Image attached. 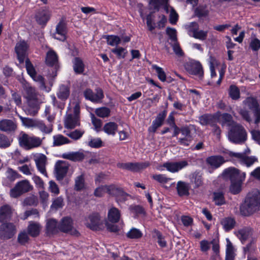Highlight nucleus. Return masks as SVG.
Instances as JSON below:
<instances>
[{
    "instance_id": "nucleus-7",
    "label": "nucleus",
    "mask_w": 260,
    "mask_h": 260,
    "mask_svg": "<svg viewBox=\"0 0 260 260\" xmlns=\"http://www.w3.org/2000/svg\"><path fill=\"white\" fill-rule=\"evenodd\" d=\"M32 189V185L27 180L18 182L14 187L10 191V196L13 198H17L24 193L29 191Z\"/></svg>"
},
{
    "instance_id": "nucleus-55",
    "label": "nucleus",
    "mask_w": 260,
    "mask_h": 260,
    "mask_svg": "<svg viewBox=\"0 0 260 260\" xmlns=\"http://www.w3.org/2000/svg\"><path fill=\"white\" fill-rule=\"evenodd\" d=\"M111 51L116 54L118 58H124L127 53L126 49L121 47L114 48Z\"/></svg>"
},
{
    "instance_id": "nucleus-41",
    "label": "nucleus",
    "mask_w": 260,
    "mask_h": 260,
    "mask_svg": "<svg viewBox=\"0 0 260 260\" xmlns=\"http://www.w3.org/2000/svg\"><path fill=\"white\" fill-rule=\"evenodd\" d=\"M58 61V57L56 53L52 50H49L46 55V62L50 66L55 65Z\"/></svg>"
},
{
    "instance_id": "nucleus-32",
    "label": "nucleus",
    "mask_w": 260,
    "mask_h": 260,
    "mask_svg": "<svg viewBox=\"0 0 260 260\" xmlns=\"http://www.w3.org/2000/svg\"><path fill=\"white\" fill-rule=\"evenodd\" d=\"M112 196H115L117 202H123L126 200L129 196L121 188H118L113 185V190L112 191Z\"/></svg>"
},
{
    "instance_id": "nucleus-57",
    "label": "nucleus",
    "mask_w": 260,
    "mask_h": 260,
    "mask_svg": "<svg viewBox=\"0 0 260 260\" xmlns=\"http://www.w3.org/2000/svg\"><path fill=\"white\" fill-rule=\"evenodd\" d=\"M213 201L216 205H221L225 203V199L223 194L221 192H214L213 193Z\"/></svg>"
},
{
    "instance_id": "nucleus-59",
    "label": "nucleus",
    "mask_w": 260,
    "mask_h": 260,
    "mask_svg": "<svg viewBox=\"0 0 260 260\" xmlns=\"http://www.w3.org/2000/svg\"><path fill=\"white\" fill-rule=\"evenodd\" d=\"M229 95L230 97L234 100H236L240 98V90L235 85H231L229 89Z\"/></svg>"
},
{
    "instance_id": "nucleus-58",
    "label": "nucleus",
    "mask_w": 260,
    "mask_h": 260,
    "mask_svg": "<svg viewBox=\"0 0 260 260\" xmlns=\"http://www.w3.org/2000/svg\"><path fill=\"white\" fill-rule=\"evenodd\" d=\"M22 125L27 128H34L36 119L23 117L19 115Z\"/></svg>"
},
{
    "instance_id": "nucleus-19",
    "label": "nucleus",
    "mask_w": 260,
    "mask_h": 260,
    "mask_svg": "<svg viewBox=\"0 0 260 260\" xmlns=\"http://www.w3.org/2000/svg\"><path fill=\"white\" fill-rule=\"evenodd\" d=\"M225 162L224 157L221 155H212L206 159V164L213 169L219 168Z\"/></svg>"
},
{
    "instance_id": "nucleus-40",
    "label": "nucleus",
    "mask_w": 260,
    "mask_h": 260,
    "mask_svg": "<svg viewBox=\"0 0 260 260\" xmlns=\"http://www.w3.org/2000/svg\"><path fill=\"white\" fill-rule=\"evenodd\" d=\"M168 2V0H150L149 7L153 12H155L159 10L161 6H163L164 8L166 6H169Z\"/></svg>"
},
{
    "instance_id": "nucleus-18",
    "label": "nucleus",
    "mask_w": 260,
    "mask_h": 260,
    "mask_svg": "<svg viewBox=\"0 0 260 260\" xmlns=\"http://www.w3.org/2000/svg\"><path fill=\"white\" fill-rule=\"evenodd\" d=\"M68 168V164L64 161L59 160L56 162L55 176L58 180L63 179L67 173Z\"/></svg>"
},
{
    "instance_id": "nucleus-54",
    "label": "nucleus",
    "mask_w": 260,
    "mask_h": 260,
    "mask_svg": "<svg viewBox=\"0 0 260 260\" xmlns=\"http://www.w3.org/2000/svg\"><path fill=\"white\" fill-rule=\"evenodd\" d=\"M194 14L199 18L205 17L208 15L209 11L206 7L200 6L196 9Z\"/></svg>"
},
{
    "instance_id": "nucleus-36",
    "label": "nucleus",
    "mask_w": 260,
    "mask_h": 260,
    "mask_svg": "<svg viewBox=\"0 0 260 260\" xmlns=\"http://www.w3.org/2000/svg\"><path fill=\"white\" fill-rule=\"evenodd\" d=\"M120 218V211L115 207L111 208L108 212V219L113 223L119 221Z\"/></svg>"
},
{
    "instance_id": "nucleus-13",
    "label": "nucleus",
    "mask_w": 260,
    "mask_h": 260,
    "mask_svg": "<svg viewBox=\"0 0 260 260\" xmlns=\"http://www.w3.org/2000/svg\"><path fill=\"white\" fill-rule=\"evenodd\" d=\"M28 48V45L24 41H20L16 43L15 51L17 54V59L20 63L24 62Z\"/></svg>"
},
{
    "instance_id": "nucleus-29",
    "label": "nucleus",
    "mask_w": 260,
    "mask_h": 260,
    "mask_svg": "<svg viewBox=\"0 0 260 260\" xmlns=\"http://www.w3.org/2000/svg\"><path fill=\"white\" fill-rule=\"evenodd\" d=\"M70 94V86L69 85L61 84L59 86L56 92L57 98L62 101H66Z\"/></svg>"
},
{
    "instance_id": "nucleus-38",
    "label": "nucleus",
    "mask_w": 260,
    "mask_h": 260,
    "mask_svg": "<svg viewBox=\"0 0 260 260\" xmlns=\"http://www.w3.org/2000/svg\"><path fill=\"white\" fill-rule=\"evenodd\" d=\"M190 186L188 183L180 181L177 184V190L180 196H187L189 194Z\"/></svg>"
},
{
    "instance_id": "nucleus-56",
    "label": "nucleus",
    "mask_w": 260,
    "mask_h": 260,
    "mask_svg": "<svg viewBox=\"0 0 260 260\" xmlns=\"http://www.w3.org/2000/svg\"><path fill=\"white\" fill-rule=\"evenodd\" d=\"M85 131L83 129H76L66 135L74 140H78L82 137Z\"/></svg>"
},
{
    "instance_id": "nucleus-10",
    "label": "nucleus",
    "mask_w": 260,
    "mask_h": 260,
    "mask_svg": "<svg viewBox=\"0 0 260 260\" xmlns=\"http://www.w3.org/2000/svg\"><path fill=\"white\" fill-rule=\"evenodd\" d=\"M222 175L224 177L229 178L231 182H243L246 177L245 173L241 172L239 170L235 168H229L225 169L222 173Z\"/></svg>"
},
{
    "instance_id": "nucleus-64",
    "label": "nucleus",
    "mask_w": 260,
    "mask_h": 260,
    "mask_svg": "<svg viewBox=\"0 0 260 260\" xmlns=\"http://www.w3.org/2000/svg\"><path fill=\"white\" fill-rule=\"evenodd\" d=\"M102 141L101 138H92L88 142V145L92 148H99L102 146Z\"/></svg>"
},
{
    "instance_id": "nucleus-28",
    "label": "nucleus",
    "mask_w": 260,
    "mask_h": 260,
    "mask_svg": "<svg viewBox=\"0 0 260 260\" xmlns=\"http://www.w3.org/2000/svg\"><path fill=\"white\" fill-rule=\"evenodd\" d=\"M218 114L216 113L214 115L204 114L199 118L200 123L203 125H210L211 126L217 122Z\"/></svg>"
},
{
    "instance_id": "nucleus-25",
    "label": "nucleus",
    "mask_w": 260,
    "mask_h": 260,
    "mask_svg": "<svg viewBox=\"0 0 260 260\" xmlns=\"http://www.w3.org/2000/svg\"><path fill=\"white\" fill-rule=\"evenodd\" d=\"M61 157L64 159H69L74 161L82 160L85 157V154L82 151L76 152H68L63 153Z\"/></svg>"
},
{
    "instance_id": "nucleus-5",
    "label": "nucleus",
    "mask_w": 260,
    "mask_h": 260,
    "mask_svg": "<svg viewBox=\"0 0 260 260\" xmlns=\"http://www.w3.org/2000/svg\"><path fill=\"white\" fill-rule=\"evenodd\" d=\"M188 34L197 39L204 41L207 38L208 31L199 29V24L196 22H191L184 26Z\"/></svg>"
},
{
    "instance_id": "nucleus-39",
    "label": "nucleus",
    "mask_w": 260,
    "mask_h": 260,
    "mask_svg": "<svg viewBox=\"0 0 260 260\" xmlns=\"http://www.w3.org/2000/svg\"><path fill=\"white\" fill-rule=\"evenodd\" d=\"M165 12L169 14V21L172 24H175L178 20V15L174 9L170 6H166Z\"/></svg>"
},
{
    "instance_id": "nucleus-62",
    "label": "nucleus",
    "mask_w": 260,
    "mask_h": 260,
    "mask_svg": "<svg viewBox=\"0 0 260 260\" xmlns=\"http://www.w3.org/2000/svg\"><path fill=\"white\" fill-rule=\"evenodd\" d=\"M152 178L157 182L164 184L167 183L171 180V178L167 177L164 174H154L152 176Z\"/></svg>"
},
{
    "instance_id": "nucleus-2",
    "label": "nucleus",
    "mask_w": 260,
    "mask_h": 260,
    "mask_svg": "<svg viewBox=\"0 0 260 260\" xmlns=\"http://www.w3.org/2000/svg\"><path fill=\"white\" fill-rule=\"evenodd\" d=\"M19 143L20 146L26 150L40 147L42 144V139L36 136H29L26 133L21 132L19 136Z\"/></svg>"
},
{
    "instance_id": "nucleus-48",
    "label": "nucleus",
    "mask_w": 260,
    "mask_h": 260,
    "mask_svg": "<svg viewBox=\"0 0 260 260\" xmlns=\"http://www.w3.org/2000/svg\"><path fill=\"white\" fill-rule=\"evenodd\" d=\"M75 189L79 191L85 188L84 178L83 175L77 176L75 180Z\"/></svg>"
},
{
    "instance_id": "nucleus-21",
    "label": "nucleus",
    "mask_w": 260,
    "mask_h": 260,
    "mask_svg": "<svg viewBox=\"0 0 260 260\" xmlns=\"http://www.w3.org/2000/svg\"><path fill=\"white\" fill-rule=\"evenodd\" d=\"M67 29L66 24L60 21L56 26V31L53 34V37L55 39L64 41L66 39Z\"/></svg>"
},
{
    "instance_id": "nucleus-17",
    "label": "nucleus",
    "mask_w": 260,
    "mask_h": 260,
    "mask_svg": "<svg viewBox=\"0 0 260 260\" xmlns=\"http://www.w3.org/2000/svg\"><path fill=\"white\" fill-rule=\"evenodd\" d=\"M51 15V12L48 9H42L37 12L36 20L38 24L44 25L49 20Z\"/></svg>"
},
{
    "instance_id": "nucleus-16",
    "label": "nucleus",
    "mask_w": 260,
    "mask_h": 260,
    "mask_svg": "<svg viewBox=\"0 0 260 260\" xmlns=\"http://www.w3.org/2000/svg\"><path fill=\"white\" fill-rule=\"evenodd\" d=\"M85 98L92 102H101L104 98L103 90L100 88H97L95 92H93L91 89H87L84 91Z\"/></svg>"
},
{
    "instance_id": "nucleus-60",
    "label": "nucleus",
    "mask_w": 260,
    "mask_h": 260,
    "mask_svg": "<svg viewBox=\"0 0 260 260\" xmlns=\"http://www.w3.org/2000/svg\"><path fill=\"white\" fill-rule=\"evenodd\" d=\"M48 184V190L53 195L57 196L60 192L58 185L52 180L50 181Z\"/></svg>"
},
{
    "instance_id": "nucleus-46",
    "label": "nucleus",
    "mask_w": 260,
    "mask_h": 260,
    "mask_svg": "<svg viewBox=\"0 0 260 260\" xmlns=\"http://www.w3.org/2000/svg\"><path fill=\"white\" fill-rule=\"evenodd\" d=\"M105 39L108 45L111 46H117L121 42V39L115 35H108L106 36Z\"/></svg>"
},
{
    "instance_id": "nucleus-8",
    "label": "nucleus",
    "mask_w": 260,
    "mask_h": 260,
    "mask_svg": "<svg viewBox=\"0 0 260 260\" xmlns=\"http://www.w3.org/2000/svg\"><path fill=\"white\" fill-rule=\"evenodd\" d=\"M243 104L245 107L253 111L255 123L260 122V108L256 99L252 96L248 97L243 101Z\"/></svg>"
},
{
    "instance_id": "nucleus-15",
    "label": "nucleus",
    "mask_w": 260,
    "mask_h": 260,
    "mask_svg": "<svg viewBox=\"0 0 260 260\" xmlns=\"http://www.w3.org/2000/svg\"><path fill=\"white\" fill-rule=\"evenodd\" d=\"M188 165V163L187 160H182L180 161L166 162L163 165V166L168 171L171 173H176L186 167Z\"/></svg>"
},
{
    "instance_id": "nucleus-63",
    "label": "nucleus",
    "mask_w": 260,
    "mask_h": 260,
    "mask_svg": "<svg viewBox=\"0 0 260 260\" xmlns=\"http://www.w3.org/2000/svg\"><path fill=\"white\" fill-rule=\"evenodd\" d=\"M25 67L27 73L31 77L37 74L34 67L28 58L25 60Z\"/></svg>"
},
{
    "instance_id": "nucleus-51",
    "label": "nucleus",
    "mask_w": 260,
    "mask_h": 260,
    "mask_svg": "<svg viewBox=\"0 0 260 260\" xmlns=\"http://www.w3.org/2000/svg\"><path fill=\"white\" fill-rule=\"evenodd\" d=\"M243 182L233 181L230 187V190L233 194H236L239 193L241 190V185Z\"/></svg>"
},
{
    "instance_id": "nucleus-31",
    "label": "nucleus",
    "mask_w": 260,
    "mask_h": 260,
    "mask_svg": "<svg viewBox=\"0 0 260 260\" xmlns=\"http://www.w3.org/2000/svg\"><path fill=\"white\" fill-rule=\"evenodd\" d=\"M46 233L48 235L57 234L59 231V224L54 219H49L46 225Z\"/></svg>"
},
{
    "instance_id": "nucleus-47",
    "label": "nucleus",
    "mask_w": 260,
    "mask_h": 260,
    "mask_svg": "<svg viewBox=\"0 0 260 260\" xmlns=\"http://www.w3.org/2000/svg\"><path fill=\"white\" fill-rule=\"evenodd\" d=\"M221 224L223 226V229L228 231L232 229L235 224V220L232 218H225L221 221Z\"/></svg>"
},
{
    "instance_id": "nucleus-61",
    "label": "nucleus",
    "mask_w": 260,
    "mask_h": 260,
    "mask_svg": "<svg viewBox=\"0 0 260 260\" xmlns=\"http://www.w3.org/2000/svg\"><path fill=\"white\" fill-rule=\"evenodd\" d=\"M11 141L7 136L3 134H0V148H6L9 147Z\"/></svg>"
},
{
    "instance_id": "nucleus-37",
    "label": "nucleus",
    "mask_w": 260,
    "mask_h": 260,
    "mask_svg": "<svg viewBox=\"0 0 260 260\" xmlns=\"http://www.w3.org/2000/svg\"><path fill=\"white\" fill-rule=\"evenodd\" d=\"M114 185H104L97 187L94 192V194L96 197H102L104 194L107 192L111 195L112 191L113 190Z\"/></svg>"
},
{
    "instance_id": "nucleus-22",
    "label": "nucleus",
    "mask_w": 260,
    "mask_h": 260,
    "mask_svg": "<svg viewBox=\"0 0 260 260\" xmlns=\"http://www.w3.org/2000/svg\"><path fill=\"white\" fill-rule=\"evenodd\" d=\"M17 128V124L14 121L4 119L0 121V131L7 133L14 132Z\"/></svg>"
},
{
    "instance_id": "nucleus-6",
    "label": "nucleus",
    "mask_w": 260,
    "mask_h": 260,
    "mask_svg": "<svg viewBox=\"0 0 260 260\" xmlns=\"http://www.w3.org/2000/svg\"><path fill=\"white\" fill-rule=\"evenodd\" d=\"M23 90L24 97L27 100L29 104L35 103L36 111H34L33 113L29 112V114L34 115L37 112L38 104L39 103V95L36 89L28 83L24 84Z\"/></svg>"
},
{
    "instance_id": "nucleus-3",
    "label": "nucleus",
    "mask_w": 260,
    "mask_h": 260,
    "mask_svg": "<svg viewBox=\"0 0 260 260\" xmlns=\"http://www.w3.org/2000/svg\"><path fill=\"white\" fill-rule=\"evenodd\" d=\"M229 139L234 143H241L246 140L247 134L244 128L238 123H234L229 132Z\"/></svg>"
},
{
    "instance_id": "nucleus-1",
    "label": "nucleus",
    "mask_w": 260,
    "mask_h": 260,
    "mask_svg": "<svg viewBox=\"0 0 260 260\" xmlns=\"http://www.w3.org/2000/svg\"><path fill=\"white\" fill-rule=\"evenodd\" d=\"M260 207V200L257 195L252 193H248L244 202L240 207L241 214L244 216H249Z\"/></svg>"
},
{
    "instance_id": "nucleus-49",
    "label": "nucleus",
    "mask_w": 260,
    "mask_h": 260,
    "mask_svg": "<svg viewBox=\"0 0 260 260\" xmlns=\"http://www.w3.org/2000/svg\"><path fill=\"white\" fill-rule=\"evenodd\" d=\"M142 233L136 228L131 229L126 234V236L130 239H139L142 237Z\"/></svg>"
},
{
    "instance_id": "nucleus-14",
    "label": "nucleus",
    "mask_w": 260,
    "mask_h": 260,
    "mask_svg": "<svg viewBox=\"0 0 260 260\" xmlns=\"http://www.w3.org/2000/svg\"><path fill=\"white\" fill-rule=\"evenodd\" d=\"M15 233L16 228L12 223H4L0 226V237L2 238L10 239Z\"/></svg>"
},
{
    "instance_id": "nucleus-42",
    "label": "nucleus",
    "mask_w": 260,
    "mask_h": 260,
    "mask_svg": "<svg viewBox=\"0 0 260 260\" xmlns=\"http://www.w3.org/2000/svg\"><path fill=\"white\" fill-rule=\"evenodd\" d=\"M54 146H59L66 144L70 143V140L64 136L58 134L53 136V137Z\"/></svg>"
},
{
    "instance_id": "nucleus-20",
    "label": "nucleus",
    "mask_w": 260,
    "mask_h": 260,
    "mask_svg": "<svg viewBox=\"0 0 260 260\" xmlns=\"http://www.w3.org/2000/svg\"><path fill=\"white\" fill-rule=\"evenodd\" d=\"M34 160L39 171L43 175L47 176L45 169L47 161L46 156L43 154H37L34 155Z\"/></svg>"
},
{
    "instance_id": "nucleus-4",
    "label": "nucleus",
    "mask_w": 260,
    "mask_h": 260,
    "mask_svg": "<svg viewBox=\"0 0 260 260\" xmlns=\"http://www.w3.org/2000/svg\"><path fill=\"white\" fill-rule=\"evenodd\" d=\"M73 106L74 114H68L64 120V126L67 128L72 129L80 125L79 113L80 105L77 101L73 102L70 104L71 107Z\"/></svg>"
},
{
    "instance_id": "nucleus-44",
    "label": "nucleus",
    "mask_w": 260,
    "mask_h": 260,
    "mask_svg": "<svg viewBox=\"0 0 260 260\" xmlns=\"http://www.w3.org/2000/svg\"><path fill=\"white\" fill-rule=\"evenodd\" d=\"M34 128H37L45 134L50 133L52 130L50 126L46 125L43 121L37 119H36Z\"/></svg>"
},
{
    "instance_id": "nucleus-52",
    "label": "nucleus",
    "mask_w": 260,
    "mask_h": 260,
    "mask_svg": "<svg viewBox=\"0 0 260 260\" xmlns=\"http://www.w3.org/2000/svg\"><path fill=\"white\" fill-rule=\"evenodd\" d=\"M110 109L105 107L97 108L95 111L96 115L102 118L108 117L110 115Z\"/></svg>"
},
{
    "instance_id": "nucleus-11",
    "label": "nucleus",
    "mask_w": 260,
    "mask_h": 260,
    "mask_svg": "<svg viewBox=\"0 0 260 260\" xmlns=\"http://www.w3.org/2000/svg\"><path fill=\"white\" fill-rule=\"evenodd\" d=\"M59 231L78 236V232L73 226L72 219L68 217L63 218L59 224Z\"/></svg>"
},
{
    "instance_id": "nucleus-27",
    "label": "nucleus",
    "mask_w": 260,
    "mask_h": 260,
    "mask_svg": "<svg viewBox=\"0 0 260 260\" xmlns=\"http://www.w3.org/2000/svg\"><path fill=\"white\" fill-rule=\"evenodd\" d=\"M217 114H218L217 118V122L220 123L222 125L227 124L231 128L233 126L234 123H237L233 120L231 115L228 113L221 114L220 112H217Z\"/></svg>"
},
{
    "instance_id": "nucleus-43",
    "label": "nucleus",
    "mask_w": 260,
    "mask_h": 260,
    "mask_svg": "<svg viewBox=\"0 0 260 260\" xmlns=\"http://www.w3.org/2000/svg\"><path fill=\"white\" fill-rule=\"evenodd\" d=\"M73 69L77 74H81L84 71V65L81 59L75 57L73 60Z\"/></svg>"
},
{
    "instance_id": "nucleus-12",
    "label": "nucleus",
    "mask_w": 260,
    "mask_h": 260,
    "mask_svg": "<svg viewBox=\"0 0 260 260\" xmlns=\"http://www.w3.org/2000/svg\"><path fill=\"white\" fill-rule=\"evenodd\" d=\"M150 165L148 161L142 162H127V163H119L117 166L119 168L130 170L131 171L137 172L143 170Z\"/></svg>"
},
{
    "instance_id": "nucleus-50",
    "label": "nucleus",
    "mask_w": 260,
    "mask_h": 260,
    "mask_svg": "<svg viewBox=\"0 0 260 260\" xmlns=\"http://www.w3.org/2000/svg\"><path fill=\"white\" fill-rule=\"evenodd\" d=\"M152 68L155 71L158 79L161 81L165 82L166 80V74L163 69L156 64L152 65Z\"/></svg>"
},
{
    "instance_id": "nucleus-53",
    "label": "nucleus",
    "mask_w": 260,
    "mask_h": 260,
    "mask_svg": "<svg viewBox=\"0 0 260 260\" xmlns=\"http://www.w3.org/2000/svg\"><path fill=\"white\" fill-rule=\"evenodd\" d=\"M208 62L209 63L210 70L211 72V77L212 78L216 76V74L215 71V68L217 66L218 62L216 59L210 56Z\"/></svg>"
},
{
    "instance_id": "nucleus-26",
    "label": "nucleus",
    "mask_w": 260,
    "mask_h": 260,
    "mask_svg": "<svg viewBox=\"0 0 260 260\" xmlns=\"http://www.w3.org/2000/svg\"><path fill=\"white\" fill-rule=\"evenodd\" d=\"M100 218L98 213H93L86 219V226L93 230H96L100 224Z\"/></svg>"
},
{
    "instance_id": "nucleus-23",
    "label": "nucleus",
    "mask_w": 260,
    "mask_h": 260,
    "mask_svg": "<svg viewBox=\"0 0 260 260\" xmlns=\"http://www.w3.org/2000/svg\"><path fill=\"white\" fill-rule=\"evenodd\" d=\"M166 115L167 111L165 110L159 113L153 121L151 126L148 128V131L154 133L157 129L162 125Z\"/></svg>"
},
{
    "instance_id": "nucleus-34",
    "label": "nucleus",
    "mask_w": 260,
    "mask_h": 260,
    "mask_svg": "<svg viewBox=\"0 0 260 260\" xmlns=\"http://www.w3.org/2000/svg\"><path fill=\"white\" fill-rule=\"evenodd\" d=\"M118 125L114 122H108L105 124L103 131L108 135L114 136L118 130Z\"/></svg>"
},
{
    "instance_id": "nucleus-9",
    "label": "nucleus",
    "mask_w": 260,
    "mask_h": 260,
    "mask_svg": "<svg viewBox=\"0 0 260 260\" xmlns=\"http://www.w3.org/2000/svg\"><path fill=\"white\" fill-rule=\"evenodd\" d=\"M186 70L191 75L196 76V79L202 80L204 72L201 64L198 61H191L186 63L185 65Z\"/></svg>"
},
{
    "instance_id": "nucleus-24",
    "label": "nucleus",
    "mask_w": 260,
    "mask_h": 260,
    "mask_svg": "<svg viewBox=\"0 0 260 260\" xmlns=\"http://www.w3.org/2000/svg\"><path fill=\"white\" fill-rule=\"evenodd\" d=\"M181 136L178 138V143L183 146H188L192 141L190 131L187 127L181 128Z\"/></svg>"
},
{
    "instance_id": "nucleus-33",
    "label": "nucleus",
    "mask_w": 260,
    "mask_h": 260,
    "mask_svg": "<svg viewBox=\"0 0 260 260\" xmlns=\"http://www.w3.org/2000/svg\"><path fill=\"white\" fill-rule=\"evenodd\" d=\"M12 213L11 207L8 205H4L0 208V221L3 222L9 219Z\"/></svg>"
},
{
    "instance_id": "nucleus-35",
    "label": "nucleus",
    "mask_w": 260,
    "mask_h": 260,
    "mask_svg": "<svg viewBox=\"0 0 260 260\" xmlns=\"http://www.w3.org/2000/svg\"><path fill=\"white\" fill-rule=\"evenodd\" d=\"M41 226L38 222L30 221L27 227V232L32 237L38 236L40 232Z\"/></svg>"
},
{
    "instance_id": "nucleus-30",
    "label": "nucleus",
    "mask_w": 260,
    "mask_h": 260,
    "mask_svg": "<svg viewBox=\"0 0 260 260\" xmlns=\"http://www.w3.org/2000/svg\"><path fill=\"white\" fill-rule=\"evenodd\" d=\"M21 175L16 171L11 168H8L6 172V179L4 183L8 186L16 179L20 178Z\"/></svg>"
},
{
    "instance_id": "nucleus-45",
    "label": "nucleus",
    "mask_w": 260,
    "mask_h": 260,
    "mask_svg": "<svg viewBox=\"0 0 260 260\" xmlns=\"http://www.w3.org/2000/svg\"><path fill=\"white\" fill-rule=\"evenodd\" d=\"M252 235L251 230L249 229H244L239 231L237 233V237L242 243L250 238Z\"/></svg>"
}]
</instances>
